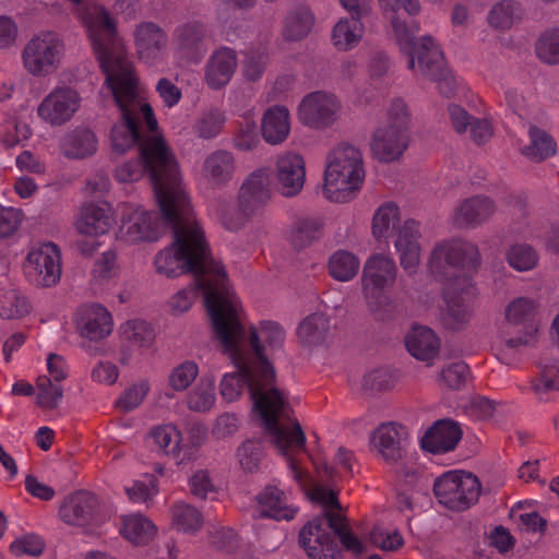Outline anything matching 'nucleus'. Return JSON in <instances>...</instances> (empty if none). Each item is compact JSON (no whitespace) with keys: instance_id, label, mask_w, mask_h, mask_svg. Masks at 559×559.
I'll return each mask as SVG.
<instances>
[{"instance_id":"obj_1","label":"nucleus","mask_w":559,"mask_h":559,"mask_svg":"<svg viewBox=\"0 0 559 559\" xmlns=\"http://www.w3.org/2000/svg\"><path fill=\"white\" fill-rule=\"evenodd\" d=\"M78 16L121 111L122 119L111 129V148L117 154H123L139 144L141 156L150 170L157 204L168 211L169 197L179 203L183 201L182 177L174 153L157 129L152 107L140 91L126 41L118 33L116 21L103 5H85L78 10Z\"/></svg>"},{"instance_id":"obj_2","label":"nucleus","mask_w":559,"mask_h":559,"mask_svg":"<svg viewBox=\"0 0 559 559\" xmlns=\"http://www.w3.org/2000/svg\"><path fill=\"white\" fill-rule=\"evenodd\" d=\"M238 305L247 341V359L262 370L264 381L263 390L257 382H249L253 412L260 418L269 442L285 457L292 479L301 489H309L311 477L295 459L299 452H306V435L292 415L287 396L275 385V371L269 360L270 356L282 350L285 331L277 322L267 320L258 326H247L239 299Z\"/></svg>"},{"instance_id":"obj_3","label":"nucleus","mask_w":559,"mask_h":559,"mask_svg":"<svg viewBox=\"0 0 559 559\" xmlns=\"http://www.w3.org/2000/svg\"><path fill=\"white\" fill-rule=\"evenodd\" d=\"M182 199V204H179L175 198L169 197L168 211H164L158 204L164 218L174 227V240L156 253L154 267L157 274L166 277L193 273L199 287L203 290L211 316V301L224 304L233 299L238 302V297L228 284L224 267L210 254L203 229L192 215L190 200L183 185Z\"/></svg>"},{"instance_id":"obj_4","label":"nucleus","mask_w":559,"mask_h":559,"mask_svg":"<svg viewBox=\"0 0 559 559\" xmlns=\"http://www.w3.org/2000/svg\"><path fill=\"white\" fill-rule=\"evenodd\" d=\"M378 2L391 25L394 39L408 58L407 68L415 76L436 82L442 95L452 96L457 87V80L448 68L441 48L429 35L415 39L419 24L404 19L401 13V10H404L408 16L419 14L421 9L419 0H378Z\"/></svg>"},{"instance_id":"obj_5","label":"nucleus","mask_w":559,"mask_h":559,"mask_svg":"<svg viewBox=\"0 0 559 559\" xmlns=\"http://www.w3.org/2000/svg\"><path fill=\"white\" fill-rule=\"evenodd\" d=\"M211 321L215 337L223 352L228 355L237 368L235 372H227L219 382V393L224 401H237L245 388L251 395L249 382H257L263 390L264 381L262 370L247 359V341L241 323V312L238 302L233 299L224 304L211 301ZM253 401V399H251Z\"/></svg>"},{"instance_id":"obj_6","label":"nucleus","mask_w":559,"mask_h":559,"mask_svg":"<svg viewBox=\"0 0 559 559\" xmlns=\"http://www.w3.org/2000/svg\"><path fill=\"white\" fill-rule=\"evenodd\" d=\"M365 176L361 151L355 145L341 143L326 155L323 195L332 202H349L360 192Z\"/></svg>"},{"instance_id":"obj_7","label":"nucleus","mask_w":559,"mask_h":559,"mask_svg":"<svg viewBox=\"0 0 559 559\" xmlns=\"http://www.w3.org/2000/svg\"><path fill=\"white\" fill-rule=\"evenodd\" d=\"M118 241L135 246L156 242L162 235L156 214L135 202H119L116 205Z\"/></svg>"},{"instance_id":"obj_8","label":"nucleus","mask_w":559,"mask_h":559,"mask_svg":"<svg viewBox=\"0 0 559 559\" xmlns=\"http://www.w3.org/2000/svg\"><path fill=\"white\" fill-rule=\"evenodd\" d=\"M397 277V266L390 254L373 253L364 263L361 293L371 310H378L389 302V290Z\"/></svg>"},{"instance_id":"obj_9","label":"nucleus","mask_w":559,"mask_h":559,"mask_svg":"<svg viewBox=\"0 0 559 559\" xmlns=\"http://www.w3.org/2000/svg\"><path fill=\"white\" fill-rule=\"evenodd\" d=\"M433 490L439 503L453 511H464L478 501L481 486L472 473L450 471L435 480Z\"/></svg>"},{"instance_id":"obj_10","label":"nucleus","mask_w":559,"mask_h":559,"mask_svg":"<svg viewBox=\"0 0 559 559\" xmlns=\"http://www.w3.org/2000/svg\"><path fill=\"white\" fill-rule=\"evenodd\" d=\"M135 56L148 70L163 72L168 60V35L157 23L143 21L132 32Z\"/></svg>"},{"instance_id":"obj_11","label":"nucleus","mask_w":559,"mask_h":559,"mask_svg":"<svg viewBox=\"0 0 559 559\" xmlns=\"http://www.w3.org/2000/svg\"><path fill=\"white\" fill-rule=\"evenodd\" d=\"M62 52L60 36L55 32L41 31L25 45L22 52L23 66L33 75H47L57 69Z\"/></svg>"},{"instance_id":"obj_12","label":"nucleus","mask_w":559,"mask_h":559,"mask_svg":"<svg viewBox=\"0 0 559 559\" xmlns=\"http://www.w3.org/2000/svg\"><path fill=\"white\" fill-rule=\"evenodd\" d=\"M27 280L39 287H52L61 277V252L52 242H41L29 248L24 262Z\"/></svg>"},{"instance_id":"obj_13","label":"nucleus","mask_w":559,"mask_h":559,"mask_svg":"<svg viewBox=\"0 0 559 559\" xmlns=\"http://www.w3.org/2000/svg\"><path fill=\"white\" fill-rule=\"evenodd\" d=\"M116 209L107 202L88 203L83 205L74 221L75 230L85 237L93 238L92 241H81L79 250L86 255L94 253L100 242L95 240L109 233L112 227Z\"/></svg>"},{"instance_id":"obj_14","label":"nucleus","mask_w":559,"mask_h":559,"mask_svg":"<svg viewBox=\"0 0 559 559\" xmlns=\"http://www.w3.org/2000/svg\"><path fill=\"white\" fill-rule=\"evenodd\" d=\"M536 312L537 305L533 299L519 297L510 301L504 310L506 323L510 326H523V331L518 336L512 337L500 332V345L509 349H515L535 343L538 333V325L535 322Z\"/></svg>"},{"instance_id":"obj_15","label":"nucleus","mask_w":559,"mask_h":559,"mask_svg":"<svg viewBox=\"0 0 559 559\" xmlns=\"http://www.w3.org/2000/svg\"><path fill=\"white\" fill-rule=\"evenodd\" d=\"M338 97L326 91H314L299 102L296 115L301 124L316 130L326 129L340 117Z\"/></svg>"},{"instance_id":"obj_16","label":"nucleus","mask_w":559,"mask_h":559,"mask_svg":"<svg viewBox=\"0 0 559 559\" xmlns=\"http://www.w3.org/2000/svg\"><path fill=\"white\" fill-rule=\"evenodd\" d=\"M80 93L67 85L56 86L38 104L36 114L50 127H62L70 122L81 108Z\"/></svg>"},{"instance_id":"obj_17","label":"nucleus","mask_w":559,"mask_h":559,"mask_svg":"<svg viewBox=\"0 0 559 559\" xmlns=\"http://www.w3.org/2000/svg\"><path fill=\"white\" fill-rule=\"evenodd\" d=\"M478 262L479 253L473 243L452 239L435 246L428 265L432 274L447 275L456 267H475Z\"/></svg>"},{"instance_id":"obj_18","label":"nucleus","mask_w":559,"mask_h":559,"mask_svg":"<svg viewBox=\"0 0 559 559\" xmlns=\"http://www.w3.org/2000/svg\"><path fill=\"white\" fill-rule=\"evenodd\" d=\"M76 333L91 342H99L114 331L111 312L100 304L92 302L79 307L73 317Z\"/></svg>"},{"instance_id":"obj_19","label":"nucleus","mask_w":559,"mask_h":559,"mask_svg":"<svg viewBox=\"0 0 559 559\" xmlns=\"http://www.w3.org/2000/svg\"><path fill=\"white\" fill-rule=\"evenodd\" d=\"M275 180L282 195L292 198L299 194L306 182L305 158L295 152H284L277 155Z\"/></svg>"},{"instance_id":"obj_20","label":"nucleus","mask_w":559,"mask_h":559,"mask_svg":"<svg viewBox=\"0 0 559 559\" xmlns=\"http://www.w3.org/2000/svg\"><path fill=\"white\" fill-rule=\"evenodd\" d=\"M236 171V160L233 153L217 150L206 155L199 167L195 168L197 181L209 188H217L231 180Z\"/></svg>"},{"instance_id":"obj_21","label":"nucleus","mask_w":559,"mask_h":559,"mask_svg":"<svg viewBox=\"0 0 559 559\" xmlns=\"http://www.w3.org/2000/svg\"><path fill=\"white\" fill-rule=\"evenodd\" d=\"M408 141V131L383 124L373 131L369 145L376 159L382 163H392L404 154Z\"/></svg>"},{"instance_id":"obj_22","label":"nucleus","mask_w":559,"mask_h":559,"mask_svg":"<svg viewBox=\"0 0 559 559\" xmlns=\"http://www.w3.org/2000/svg\"><path fill=\"white\" fill-rule=\"evenodd\" d=\"M407 438L404 426L393 421L382 423L370 435V448L383 460L395 462L402 457Z\"/></svg>"},{"instance_id":"obj_23","label":"nucleus","mask_w":559,"mask_h":559,"mask_svg":"<svg viewBox=\"0 0 559 559\" xmlns=\"http://www.w3.org/2000/svg\"><path fill=\"white\" fill-rule=\"evenodd\" d=\"M257 513L261 518L290 521L298 512L292 492L276 484L267 485L257 497Z\"/></svg>"},{"instance_id":"obj_24","label":"nucleus","mask_w":559,"mask_h":559,"mask_svg":"<svg viewBox=\"0 0 559 559\" xmlns=\"http://www.w3.org/2000/svg\"><path fill=\"white\" fill-rule=\"evenodd\" d=\"M150 437L155 447L177 465L195 459V444L182 443V435L175 425L156 426L150 431Z\"/></svg>"},{"instance_id":"obj_25","label":"nucleus","mask_w":559,"mask_h":559,"mask_svg":"<svg viewBox=\"0 0 559 559\" xmlns=\"http://www.w3.org/2000/svg\"><path fill=\"white\" fill-rule=\"evenodd\" d=\"M420 224L413 218L403 221V225L396 234L394 248L399 254L401 266L408 274L416 273L420 264Z\"/></svg>"},{"instance_id":"obj_26","label":"nucleus","mask_w":559,"mask_h":559,"mask_svg":"<svg viewBox=\"0 0 559 559\" xmlns=\"http://www.w3.org/2000/svg\"><path fill=\"white\" fill-rule=\"evenodd\" d=\"M96 509V497L81 490L64 497L59 506L58 516L68 526L83 527L91 523Z\"/></svg>"},{"instance_id":"obj_27","label":"nucleus","mask_w":559,"mask_h":559,"mask_svg":"<svg viewBox=\"0 0 559 559\" xmlns=\"http://www.w3.org/2000/svg\"><path fill=\"white\" fill-rule=\"evenodd\" d=\"M300 544L311 559H329L334 555L333 542L324 518L308 522L299 535Z\"/></svg>"},{"instance_id":"obj_28","label":"nucleus","mask_w":559,"mask_h":559,"mask_svg":"<svg viewBox=\"0 0 559 559\" xmlns=\"http://www.w3.org/2000/svg\"><path fill=\"white\" fill-rule=\"evenodd\" d=\"M204 37V29L200 23H186L177 27L175 39L177 44L176 57L178 64L183 66L181 59L186 58V63L198 64L205 53L201 46Z\"/></svg>"},{"instance_id":"obj_29","label":"nucleus","mask_w":559,"mask_h":559,"mask_svg":"<svg viewBox=\"0 0 559 559\" xmlns=\"http://www.w3.org/2000/svg\"><path fill=\"white\" fill-rule=\"evenodd\" d=\"M272 195V174L266 167L250 173L239 189V203L245 207L265 204Z\"/></svg>"},{"instance_id":"obj_30","label":"nucleus","mask_w":559,"mask_h":559,"mask_svg":"<svg viewBox=\"0 0 559 559\" xmlns=\"http://www.w3.org/2000/svg\"><path fill=\"white\" fill-rule=\"evenodd\" d=\"M238 66L236 51L228 47L216 49L205 66L204 80L213 90L224 87L231 80Z\"/></svg>"},{"instance_id":"obj_31","label":"nucleus","mask_w":559,"mask_h":559,"mask_svg":"<svg viewBox=\"0 0 559 559\" xmlns=\"http://www.w3.org/2000/svg\"><path fill=\"white\" fill-rule=\"evenodd\" d=\"M462 438V430L457 423L441 419L433 424L425 433L421 445L431 453H445L453 451Z\"/></svg>"},{"instance_id":"obj_32","label":"nucleus","mask_w":559,"mask_h":559,"mask_svg":"<svg viewBox=\"0 0 559 559\" xmlns=\"http://www.w3.org/2000/svg\"><path fill=\"white\" fill-rule=\"evenodd\" d=\"M408 353L417 360L432 365L440 349L437 334L428 326L414 325L405 335Z\"/></svg>"},{"instance_id":"obj_33","label":"nucleus","mask_w":559,"mask_h":559,"mask_svg":"<svg viewBox=\"0 0 559 559\" xmlns=\"http://www.w3.org/2000/svg\"><path fill=\"white\" fill-rule=\"evenodd\" d=\"M290 112L284 105L267 108L261 119L262 139L270 145L284 143L290 134Z\"/></svg>"},{"instance_id":"obj_34","label":"nucleus","mask_w":559,"mask_h":559,"mask_svg":"<svg viewBox=\"0 0 559 559\" xmlns=\"http://www.w3.org/2000/svg\"><path fill=\"white\" fill-rule=\"evenodd\" d=\"M361 16L341 17L331 29V43L337 51L346 52L359 46L365 36Z\"/></svg>"},{"instance_id":"obj_35","label":"nucleus","mask_w":559,"mask_h":559,"mask_svg":"<svg viewBox=\"0 0 559 559\" xmlns=\"http://www.w3.org/2000/svg\"><path fill=\"white\" fill-rule=\"evenodd\" d=\"M120 520L121 535L133 545H146L157 533V526L142 513L126 514Z\"/></svg>"},{"instance_id":"obj_36","label":"nucleus","mask_w":559,"mask_h":559,"mask_svg":"<svg viewBox=\"0 0 559 559\" xmlns=\"http://www.w3.org/2000/svg\"><path fill=\"white\" fill-rule=\"evenodd\" d=\"M402 225L400 206L394 202H385L373 214L371 231L376 239L386 240L393 235L396 237Z\"/></svg>"},{"instance_id":"obj_37","label":"nucleus","mask_w":559,"mask_h":559,"mask_svg":"<svg viewBox=\"0 0 559 559\" xmlns=\"http://www.w3.org/2000/svg\"><path fill=\"white\" fill-rule=\"evenodd\" d=\"M61 150L67 157L85 158L96 152L97 139L88 129H75L64 135Z\"/></svg>"},{"instance_id":"obj_38","label":"nucleus","mask_w":559,"mask_h":559,"mask_svg":"<svg viewBox=\"0 0 559 559\" xmlns=\"http://www.w3.org/2000/svg\"><path fill=\"white\" fill-rule=\"evenodd\" d=\"M314 14L308 8H297L287 13L282 35L287 41H299L306 38L314 26Z\"/></svg>"},{"instance_id":"obj_39","label":"nucleus","mask_w":559,"mask_h":559,"mask_svg":"<svg viewBox=\"0 0 559 559\" xmlns=\"http://www.w3.org/2000/svg\"><path fill=\"white\" fill-rule=\"evenodd\" d=\"M496 210L493 202L486 197H476L465 200L455 212V222L459 225H474L489 218Z\"/></svg>"},{"instance_id":"obj_40","label":"nucleus","mask_w":559,"mask_h":559,"mask_svg":"<svg viewBox=\"0 0 559 559\" xmlns=\"http://www.w3.org/2000/svg\"><path fill=\"white\" fill-rule=\"evenodd\" d=\"M331 323L323 313H313L304 319L297 330L299 341L306 346L322 343L329 335Z\"/></svg>"},{"instance_id":"obj_41","label":"nucleus","mask_w":559,"mask_h":559,"mask_svg":"<svg viewBox=\"0 0 559 559\" xmlns=\"http://www.w3.org/2000/svg\"><path fill=\"white\" fill-rule=\"evenodd\" d=\"M359 269L360 260L350 251L337 250L329 258L328 270L335 281L349 282L356 277Z\"/></svg>"},{"instance_id":"obj_42","label":"nucleus","mask_w":559,"mask_h":559,"mask_svg":"<svg viewBox=\"0 0 559 559\" xmlns=\"http://www.w3.org/2000/svg\"><path fill=\"white\" fill-rule=\"evenodd\" d=\"M119 331L123 341L139 350L147 349L154 343V330L146 321L129 320L120 325Z\"/></svg>"},{"instance_id":"obj_43","label":"nucleus","mask_w":559,"mask_h":559,"mask_svg":"<svg viewBox=\"0 0 559 559\" xmlns=\"http://www.w3.org/2000/svg\"><path fill=\"white\" fill-rule=\"evenodd\" d=\"M523 9L518 1L502 0L497 2L489 11L487 21L497 29H508L523 17Z\"/></svg>"},{"instance_id":"obj_44","label":"nucleus","mask_w":559,"mask_h":559,"mask_svg":"<svg viewBox=\"0 0 559 559\" xmlns=\"http://www.w3.org/2000/svg\"><path fill=\"white\" fill-rule=\"evenodd\" d=\"M215 401V379L213 377H203L198 385L188 394L187 406L193 412L205 413L214 406Z\"/></svg>"},{"instance_id":"obj_45","label":"nucleus","mask_w":559,"mask_h":559,"mask_svg":"<svg viewBox=\"0 0 559 559\" xmlns=\"http://www.w3.org/2000/svg\"><path fill=\"white\" fill-rule=\"evenodd\" d=\"M173 525L181 533L194 534L203 525L201 512L185 502H177L171 508Z\"/></svg>"},{"instance_id":"obj_46","label":"nucleus","mask_w":559,"mask_h":559,"mask_svg":"<svg viewBox=\"0 0 559 559\" xmlns=\"http://www.w3.org/2000/svg\"><path fill=\"white\" fill-rule=\"evenodd\" d=\"M530 145L523 148V154L533 160H543L556 153V143L544 130L531 127L528 130Z\"/></svg>"},{"instance_id":"obj_47","label":"nucleus","mask_w":559,"mask_h":559,"mask_svg":"<svg viewBox=\"0 0 559 559\" xmlns=\"http://www.w3.org/2000/svg\"><path fill=\"white\" fill-rule=\"evenodd\" d=\"M63 397L62 383L52 381L45 374L36 379V404L44 409H55Z\"/></svg>"},{"instance_id":"obj_48","label":"nucleus","mask_w":559,"mask_h":559,"mask_svg":"<svg viewBox=\"0 0 559 559\" xmlns=\"http://www.w3.org/2000/svg\"><path fill=\"white\" fill-rule=\"evenodd\" d=\"M199 376V366L193 360L176 365L168 373L167 384L175 392H185Z\"/></svg>"},{"instance_id":"obj_49","label":"nucleus","mask_w":559,"mask_h":559,"mask_svg":"<svg viewBox=\"0 0 559 559\" xmlns=\"http://www.w3.org/2000/svg\"><path fill=\"white\" fill-rule=\"evenodd\" d=\"M31 136V129L13 118H5L0 121V144L4 147H13Z\"/></svg>"},{"instance_id":"obj_50","label":"nucleus","mask_w":559,"mask_h":559,"mask_svg":"<svg viewBox=\"0 0 559 559\" xmlns=\"http://www.w3.org/2000/svg\"><path fill=\"white\" fill-rule=\"evenodd\" d=\"M236 456L245 472L253 473L259 469L263 457L262 443L255 440H246L238 447Z\"/></svg>"},{"instance_id":"obj_51","label":"nucleus","mask_w":559,"mask_h":559,"mask_svg":"<svg viewBox=\"0 0 559 559\" xmlns=\"http://www.w3.org/2000/svg\"><path fill=\"white\" fill-rule=\"evenodd\" d=\"M321 227L322 225L317 218H300L290 229V241L295 246H306L318 238Z\"/></svg>"},{"instance_id":"obj_52","label":"nucleus","mask_w":559,"mask_h":559,"mask_svg":"<svg viewBox=\"0 0 559 559\" xmlns=\"http://www.w3.org/2000/svg\"><path fill=\"white\" fill-rule=\"evenodd\" d=\"M245 206L221 203L216 210V217L221 225L230 231H237L243 227L248 214Z\"/></svg>"},{"instance_id":"obj_53","label":"nucleus","mask_w":559,"mask_h":559,"mask_svg":"<svg viewBox=\"0 0 559 559\" xmlns=\"http://www.w3.org/2000/svg\"><path fill=\"white\" fill-rule=\"evenodd\" d=\"M124 491L134 503H147L158 492L157 480L154 475H144L127 486Z\"/></svg>"},{"instance_id":"obj_54","label":"nucleus","mask_w":559,"mask_h":559,"mask_svg":"<svg viewBox=\"0 0 559 559\" xmlns=\"http://www.w3.org/2000/svg\"><path fill=\"white\" fill-rule=\"evenodd\" d=\"M150 382L145 379L139 380L126 389L118 397L116 405L124 412L139 407L150 392Z\"/></svg>"},{"instance_id":"obj_55","label":"nucleus","mask_w":559,"mask_h":559,"mask_svg":"<svg viewBox=\"0 0 559 559\" xmlns=\"http://www.w3.org/2000/svg\"><path fill=\"white\" fill-rule=\"evenodd\" d=\"M118 254L114 249L106 250L95 261L92 277L97 283H104L118 275Z\"/></svg>"},{"instance_id":"obj_56","label":"nucleus","mask_w":559,"mask_h":559,"mask_svg":"<svg viewBox=\"0 0 559 559\" xmlns=\"http://www.w3.org/2000/svg\"><path fill=\"white\" fill-rule=\"evenodd\" d=\"M536 55L545 63H559V28L548 31L539 37Z\"/></svg>"},{"instance_id":"obj_57","label":"nucleus","mask_w":559,"mask_h":559,"mask_svg":"<svg viewBox=\"0 0 559 559\" xmlns=\"http://www.w3.org/2000/svg\"><path fill=\"white\" fill-rule=\"evenodd\" d=\"M507 258L510 266L519 272L534 269L538 261L535 250L527 245H515L511 247Z\"/></svg>"},{"instance_id":"obj_58","label":"nucleus","mask_w":559,"mask_h":559,"mask_svg":"<svg viewBox=\"0 0 559 559\" xmlns=\"http://www.w3.org/2000/svg\"><path fill=\"white\" fill-rule=\"evenodd\" d=\"M28 312V304L23 296L9 292L0 298V317L11 320L23 317Z\"/></svg>"},{"instance_id":"obj_59","label":"nucleus","mask_w":559,"mask_h":559,"mask_svg":"<svg viewBox=\"0 0 559 559\" xmlns=\"http://www.w3.org/2000/svg\"><path fill=\"white\" fill-rule=\"evenodd\" d=\"M225 122V117L219 111H209L197 121L194 130L198 136L202 139H212L216 136Z\"/></svg>"},{"instance_id":"obj_60","label":"nucleus","mask_w":559,"mask_h":559,"mask_svg":"<svg viewBox=\"0 0 559 559\" xmlns=\"http://www.w3.org/2000/svg\"><path fill=\"white\" fill-rule=\"evenodd\" d=\"M373 545L384 551H395L404 544V539L397 530L376 527L370 534Z\"/></svg>"},{"instance_id":"obj_61","label":"nucleus","mask_w":559,"mask_h":559,"mask_svg":"<svg viewBox=\"0 0 559 559\" xmlns=\"http://www.w3.org/2000/svg\"><path fill=\"white\" fill-rule=\"evenodd\" d=\"M409 111L406 103L396 98L391 102L386 110V124L392 128L408 131Z\"/></svg>"},{"instance_id":"obj_62","label":"nucleus","mask_w":559,"mask_h":559,"mask_svg":"<svg viewBox=\"0 0 559 559\" xmlns=\"http://www.w3.org/2000/svg\"><path fill=\"white\" fill-rule=\"evenodd\" d=\"M44 547L45 544L43 539L39 536L31 534L14 539L10 545L11 551L16 556H39Z\"/></svg>"},{"instance_id":"obj_63","label":"nucleus","mask_w":559,"mask_h":559,"mask_svg":"<svg viewBox=\"0 0 559 559\" xmlns=\"http://www.w3.org/2000/svg\"><path fill=\"white\" fill-rule=\"evenodd\" d=\"M260 138L257 126L253 121L248 120L240 126L239 131L234 138V145L240 151H251L258 146Z\"/></svg>"},{"instance_id":"obj_64","label":"nucleus","mask_w":559,"mask_h":559,"mask_svg":"<svg viewBox=\"0 0 559 559\" xmlns=\"http://www.w3.org/2000/svg\"><path fill=\"white\" fill-rule=\"evenodd\" d=\"M468 376V366L463 361L451 364L441 371L442 381L452 389H459L466 382Z\"/></svg>"}]
</instances>
